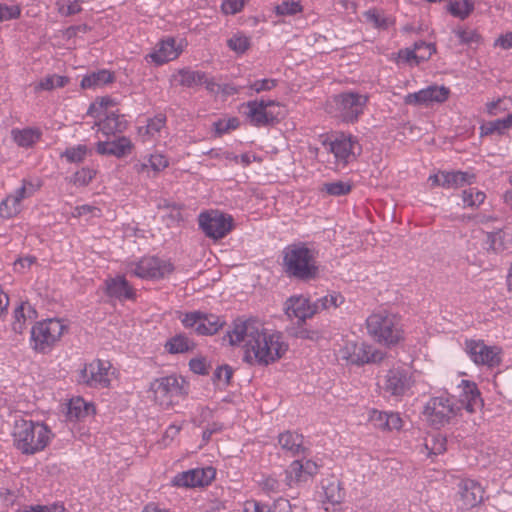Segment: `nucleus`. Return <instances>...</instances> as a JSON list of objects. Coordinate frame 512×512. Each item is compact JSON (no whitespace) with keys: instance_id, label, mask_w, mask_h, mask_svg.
I'll list each match as a JSON object with an SVG mask.
<instances>
[{"instance_id":"1","label":"nucleus","mask_w":512,"mask_h":512,"mask_svg":"<svg viewBox=\"0 0 512 512\" xmlns=\"http://www.w3.org/2000/svg\"><path fill=\"white\" fill-rule=\"evenodd\" d=\"M223 341L232 347H241L243 361L252 366L273 365L283 359L289 350V343L281 331L252 318L234 320Z\"/></svg>"},{"instance_id":"2","label":"nucleus","mask_w":512,"mask_h":512,"mask_svg":"<svg viewBox=\"0 0 512 512\" xmlns=\"http://www.w3.org/2000/svg\"><path fill=\"white\" fill-rule=\"evenodd\" d=\"M54 436L52 429L43 421L19 419L14 422L13 445L23 455L31 456L44 451Z\"/></svg>"},{"instance_id":"3","label":"nucleus","mask_w":512,"mask_h":512,"mask_svg":"<svg viewBox=\"0 0 512 512\" xmlns=\"http://www.w3.org/2000/svg\"><path fill=\"white\" fill-rule=\"evenodd\" d=\"M366 328L377 343L387 347L396 346L405 339L401 316L388 310L373 312L366 320Z\"/></svg>"},{"instance_id":"4","label":"nucleus","mask_w":512,"mask_h":512,"mask_svg":"<svg viewBox=\"0 0 512 512\" xmlns=\"http://www.w3.org/2000/svg\"><path fill=\"white\" fill-rule=\"evenodd\" d=\"M317 252L304 243L288 245L283 250L282 266L289 277L310 280L317 276Z\"/></svg>"},{"instance_id":"5","label":"nucleus","mask_w":512,"mask_h":512,"mask_svg":"<svg viewBox=\"0 0 512 512\" xmlns=\"http://www.w3.org/2000/svg\"><path fill=\"white\" fill-rule=\"evenodd\" d=\"M460 412L461 408L453 396L441 394L432 396L425 402L421 415L429 426L440 429L455 420Z\"/></svg>"},{"instance_id":"6","label":"nucleus","mask_w":512,"mask_h":512,"mask_svg":"<svg viewBox=\"0 0 512 512\" xmlns=\"http://www.w3.org/2000/svg\"><path fill=\"white\" fill-rule=\"evenodd\" d=\"M187 381L177 375H168L155 379L150 384L152 401L164 409L178 404L188 394Z\"/></svg>"},{"instance_id":"7","label":"nucleus","mask_w":512,"mask_h":512,"mask_svg":"<svg viewBox=\"0 0 512 512\" xmlns=\"http://www.w3.org/2000/svg\"><path fill=\"white\" fill-rule=\"evenodd\" d=\"M239 112L255 127L278 123L285 115L284 105L275 100H251L239 106Z\"/></svg>"},{"instance_id":"8","label":"nucleus","mask_w":512,"mask_h":512,"mask_svg":"<svg viewBox=\"0 0 512 512\" xmlns=\"http://www.w3.org/2000/svg\"><path fill=\"white\" fill-rule=\"evenodd\" d=\"M66 331L67 326L61 319L38 321L31 328L30 347L37 353L46 354L61 340Z\"/></svg>"},{"instance_id":"9","label":"nucleus","mask_w":512,"mask_h":512,"mask_svg":"<svg viewBox=\"0 0 512 512\" xmlns=\"http://www.w3.org/2000/svg\"><path fill=\"white\" fill-rule=\"evenodd\" d=\"M127 270L142 280L160 281L169 279L174 274L176 266L170 258L146 255L129 263Z\"/></svg>"},{"instance_id":"10","label":"nucleus","mask_w":512,"mask_h":512,"mask_svg":"<svg viewBox=\"0 0 512 512\" xmlns=\"http://www.w3.org/2000/svg\"><path fill=\"white\" fill-rule=\"evenodd\" d=\"M338 359L346 364L363 366L382 359V353L369 343L357 338L344 337L336 351Z\"/></svg>"},{"instance_id":"11","label":"nucleus","mask_w":512,"mask_h":512,"mask_svg":"<svg viewBox=\"0 0 512 512\" xmlns=\"http://www.w3.org/2000/svg\"><path fill=\"white\" fill-rule=\"evenodd\" d=\"M418 372L405 366H394L384 377L383 389L391 396L402 398L412 394V388L417 382Z\"/></svg>"},{"instance_id":"12","label":"nucleus","mask_w":512,"mask_h":512,"mask_svg":"<svg viewBox=\"0 0 512 512\" xmlns=\"http://www.w3.org/2000/svg\"><path fill=\"white\" fill-rule=\"evenodd\" d=\"M463 348L469 359L477 366L496 368L502 363V348L487 345L482 339L467 338Z\"/></svg>"},{"instance_id":"13","label":"nucleus","mask_w":512,"mask_h":512,"mask_svg":"<svg viewBox=\"0 0 512 512\" xmlns=\"http://www.w3.org/2000/svg\"><path fill=\"white\" fill-rule=\"evenodd\" d=\"M117 377V369L109 361L101 359L85 364L80 371V381L92 388H109Z\"/></svg>"},{"instance_id":"14","label":"nucleus","mask_w":512,"mask_h":512,"mask_svg":"<svg viewBox=\"0 0 512 512\" xmlns=\"http://www.w3.org/2000/svg\"><path fill=\"white\" fill-rule=\"evenodd\" d=\"M178 319L186 329H193L197 335L211 336L225 324V320L212 313L201 311L178 312Z\"/></svg>"},{"instance_id":"15","label":"nucleus","mask_w":512,"mask_h":512,"mask_svg":"<svg viewBox=\"0 0 512 512\" xmlns=\"http://www.w3.org/2000/svg\"><path fill=\"white\" fill-rule=\"evenodd\" d=\"M199 226L209 238H224L233 228V218L217 210L202 212L198 218Z\"/></svg>"},{"instance_id":"16","label":"nucleus","mask_w":512,"mask_h":512,"mask_svg":"<svg viewBox=\"0 0 512 512\" xmlns=\"http://www.w3.org/2000/svg\"><path fill=\"white\" fill-rule=\"evenodd\" d=\"M339 117L347 123H354L363 114L368 96L355 92H346L335 97Z\"/></svg>"},{"instance_id":"17","label":"nucleus","mask_w":512,"mask_h":512,"mask_svg":"<svg viewBox=\"0 0 512 512\" xmlns=\"http://www.w3.org/2000/svg\"><path fill=\"white\" fill-rule=\"evenodd\" d=\"M216 477V469L208 466L195 468L176 474L171 485L177 488H200L210 485Z\"/></svg>"},{"instance_id":"18","label":"nucleus","mask_w":512,"mask_h":512,"mask_svg":"<svg viewBox=\"0 0 512 512\" xmlns=\"http://www.w3.org/2000/svg\"><path fill=\"white\" fill-rule=\"evenodd\" d=\"M450 89L446 86L430 85L414 93L404 96V104L409 106H431L442 104L448 100Z\"/></svg>"},{"instance_id":"19","label":"nucleus","mask_w":512,"mask_h":512,"mask_svg":"<svg viewBox=\"0 0 512 512\" xmlns=\"http://www.w3.org/2000/svg\"><path fill=\"white\" fill-rule=\"evenodd\" d=\"M283 311L289 320L300 325L317 313V304L304 295H292L284 302Z\"/></svg>"},{"instance_id":"20","label":"nucleus","mask_w":512,"mask_h":512,"mask_svg":"<svg viewBox=\"0 0 512 512\" xmlns=\"http://www.w3.org/2000/svg\"><path fill=\"white\" fill-rule=\"evenodd\" d=\"M318 471L319 466L313 460H294L285 470V484L289 488H292L307 483L313 479Z\"/></svg>"},{"instance_id":"21","label":"nucleus","mask_w":512,"mask_h":512,"mask_svg":"<svg viewBox=\"0 0 512 512\" xmlns=\"http://www.w3.org/2000/svg\"><path fill=\"white\" fill-rule=\"evenodd\" d=\"M182 51V43H177L173 37H166L155 45L153 50L145 56V60L160 66L177 59Z\"/></svg>"},{"instance_id":"22","label":"nucleus","mask_w":512,"mask_h":512,"mask_svg":"<svg viewBox=\"0 0 512 512\" xmlns=\"http://www.w3.org/2000/svg\"><path fill=\"white\" fill-rule=\"evenodd\" d=\"M360 146L355 137L341 134L330 142V151L333 153L337 166L345 167L356 159L355 150Z\"/></svg>"},{"instance_id":"23","label":"nucleus","mask_w":512,"mask_h":512,"mask_svg":"<svg viewBox=\"0 0 512 512\" xmlns=\"http://www.w3.org/2000/svg\"><path fill=\"white\" fill-rule=\"evenodd\" d=\"M475 175L462 171H438L428 177L431 188L457 189L475 182Z\"/></svg>"},{"instance_id":"24","label":"nucleus","mask_w":512,"mask_h":512,"mask_svg":"<svg viewBox=\"0 0 512 512\" xmlns=\"http://www.w3.org/2000/svg\"><path fill=\"white\" fill-rule=\"evenodd\" d=\"M460 505L464 509L476 507L483 501L484 488L473 479H463L458 485Z\"/></svg>"},{"instance_id":"25","label":"nucleus","mask_w":512,"mask_h":512,"mask_svg":"<svg viewBox=\"0 0 512 512\" xmlns=\"http://www.w3.org/2000/svg\"><path fill=\"white\" fill-rule=\"evenodd\" d=\"M134 144L130 138L120 136L112 141H99L96 144V152L103 156L123 158L132 153Z\"/></svg>"},{"instance_id":"26","label":"nucleus","mask_w":512,"mask_h":512,"mask_svg":"<svg viewBox=\"0 0 512 512\" xmlns=\"http://www.w3.org/2000/svg\"><path fill=\"white\" fill-rule=\"evenodd\" d=\"M96 406L93 402L86 401L80 396L72 397L66 403V419L70 422H79L89 416H95Z\"/></svg>"},{"instance_id":"27","label":"nucleus","mask_w":512,"mask_h":512,"mask_svg":"<svg viewBox=\"0 0 512 512\" xmlns=\"http://www.w3.org/2000/svg\"><path fill=\"white\" fill-rule=\"evenodd\" d=\"M368 420L374 428L383 432L399 431L403 426V420L396 412L372 409L369 412Z\"/></svg>"},{"instance_id":"28","label":"nucleus","mask_w":512,"mask_h":512,"mask_svg":"<svg viewBox=\"0 0 512 512\" xmlns=\"http://www.w3.org/2000/svg\"><path fill=\"white\" fill-rule=\"evenodd\" d=\"M105 292L109 297L120 301L134 300L136 297L135 289L124 276L107 278L105 280Z\"/></svg>"},{"instance_id":"29","label":"nucleus","mask_w":512,"mask_h":512,"mask_svg":"<svg viewBox=\"0 0 512 512\" xmlns=\"http://www.w3.org/2000/svg\"><path fill=\"white\" fill-rule=\"evenodd\" d=\"M460 408L472 414L481 405L482 400L476 383L462 380L458 385Z\"/></svg>"},{"instance_id":"30","label":"nucleus","mask_w":512,"mask_h":512,"mask_svg":"<svg viewBox=\"0 0 512 512\" xmlns=\"http://www.w3.org/2000/svg\"><path fill=\"white\" fill-rule=\"evenodd\" d=\"M27 184L28 183L26 181H23L20 188L1 201L0 216L2 218L10 219L21 212V202L29 196L27 194Z\"/></svg>"},{"instance_id":"31","label":"nucleus","mask_w":512,"mask_h":512,"mask_svg":"<svg viewBox=\"0 0 512 512\" xmlns=\"http://www.w3.org/2000/svg\"><path fill=\"white\" fill-rule=\"evenodd\" d=\"M95 126L98 127V131L104 136L115 135L116 133H122L127 128V122L122 115L116 111L110 116L103 118L101 121H95Z\"/></svg>"},{"instance_id":"32","label":"nucleus","mask_w":512,"mask_h":512,"mask_svg":"<svg viewBox=\"0 0 512 512\" xmlns=\"http://www.w3.org/2000/svg\"><path fill=\"white\" fill-rule=\"evenodd\" d=\"M117 103L110 97H99L92 102L87 110V115L94 118L95 121H101L103 118L115 113Z\"/></svg>"},{"instance_id":"33","label":"nucleus","mask_w":512,"mask_h":512,"mask_svg":"<svg viewBox=\"0 0 512 512\" xmlns=\"http://www.w3.org/2000/svg\"><path fill=\"white\" fill-rule=\"evenodd\" d=\"M11 137L19 147L30 148L41 139L42 131L37 127L14 128Z\"/></svg>"},{"instance_id":"34","label":"nucleus","mask_w":512,"mask_h":512,"mask_svg":"<svg viewBox=\"0 0 512 512\" xmlns=\"http://www.w3.org/2000/svg\"><path fill=\"white\" fill-rule=\"evenodd\" d=\"M278 444L280 447L291 453L297 455L304 452V437L302 434L293 431H285L278 436Z\"/></svg>"},{"instance_id":"35","label":"nucleus","mask_w":512,"mask_h":512,"mask_svg":"<svg viewBox=\"0 0 512 512\" xmlns=\"http://www.w3.org/2000/svg\"><path fill=\"white\" fill-rule=\"evenodd\" d=\"M196 343L184 333H179L169 338L165 345V351L170 354H183L195 349Z\"/></svg>"},{"instance_id":"36","label":"nucleus","mask_w":512,"mask_h":512,"mask_svg":"<svg viewBox=\"0 0 512 512\" xmlns=\"http://www.w3.org/2000/svg\"><path fill=\"white\" fill-rule=\"evenodd\" d=\"M114 79V74L111 71L102 69L84 76L80 86L82 89H97L112 83Z\"/></svg>"},{"instance_id":"37","label":"nucleus","mask_w":512,"mask_h":512,"mask_svg":"<svg viewBox=\"0 0 512 512\" xmlns=\"http://www.w3.org/2000/svg\"><path fill=\"white\" fill-rule=\"evenodd\" d=\"M175 80L182 86L195 87L202 84L209 85L206 75L200 71L181 69L174 75Z\"/></svg>"},{"instance_id":"38","label":"nucleus","mask_w":512,"mask_h":512,"mask_svg":"<svg viewBox=\"0 0 512 512\" xmlns=\"http://www.w3.org/2000/svg\"><path fill=\"white\" fill-rule=\"evenodd\" d=\"M69 83V78L57 74L46 75L33 84L36 93L51 91L55 88H63Z\"/></svg>"},{"instance_id":"39","label":"nucleus","mask_w":512,"mask_h":512,"mask_svg":"<svg viewBox=\"0 0 512 512\" xmlns=\"http://www.w3.org/2000/svg\"><path fill=\"white\" fill-rule=\"evenodd\" d=\"M35 311L32 309L31 305L27 302L21 303L13 313V322L12 329L21 334L26 328V320L27 318H31L32 314Z\"/></svg>"},{"instance_id":"40","label":"nucleus","mask_w":512,"mask_h":512,"mask_svg":"<svg viewBox=\"0 0 512 512\" xmlns=\"http://www.w3.org/2000/svg\"><path fill=\"white\" fill-rule=\"evenodd\" d=\"M169 164V158L164 153L156 151L147 157V163L141 164L140 171L144 172L149 168L155 174H158L164 171Z\"/></svg>"},{"instance_id":"41","label":"nucleus","mask_w":512,"mask_h":512,"mask_svg":"<svg viewBox=\"0 0 512 512\" xmlns=\"http://www.w3.org/2000/svg\"><path fill=\"white\" fill-rule=\"evenodd\" d=\"M345 302V297L336 291L329 292L323 297L317 299L314 304H317V312L319 310H335Z\"/></svg>"},{"instance_id":"42","label":"nucleus","mask_w":512,"mask_h":512,"mask_svg":"<svg viewBox=\"0 0 512 512\" xmlns=\"http://www.w3.org/2000/svg\"><path fill=\"white\" fill-rule=\"evenodd\" d=\"M424 446L428 456L441 455L447 450V439L440 433L433 434L426 438Z\"/></svg>"},{"instance_id":"43","label":"nucleus","mask_w":512,"mask_h":512,"mask_svg":"<svg viewBox=\"0 0 512 512\" xmlns=\"http://www.w3.org/2000/svg\"><path fill=\"white\" fill-rule=\"evenodd\" d=\"M447 9L453 16L465 19L473 11L474 4L470 0H455L448 4Z\"/></svg>"},{"instance_id":"44","label":"nucleus","mask_w":512,"mask_h":512,"mask_svg":"<svg viewBox=\"0 0 512 512\" xmlns=\"http://www.w3.org/2000/svg\"><path fill=\"white\" fill-rule=\"evenodd\" d=\"M89 152V149L84 144H78L65 149L60 154L61 158H65L69 163H80L85 160Z\"/></svg>"},{"instance_id":"45","label":"nucleus","mask_w":512,"mask_h":512,"mask_svg":"<svg viewBox=\"0 0 512 512\" xmlns=\"http://www.w3.org/2000/svg\"><path fill=\"white\" fill-rule=\"evenodd\" d=\"M511 108L512 98L507 96L500 97L486 104V111L490 116H496L498 114L507 112Z\"/></svg>"},{"instance_id":"46","label":"nucleus","mask_w":512,"mask_h":512,"mask_svg":"<svg viewBox=\"0 0 512 512\" xmlns=\"http://www.w3.org/2000/svg\"><path fill=\"white\" fill-rule=\"evenodd\" d=\"M227 46L237 54H244L251 46L250 38L242 33H236L227 40Z\"/></svg>"},{"instance_id":"47","label":"nucleus","mask_w":512,"mask_h":512,"mask_svg":"<svg viewBox=\"0 0 512 512\" xmlns=\"http://www.w3.org/2000/svg\"><path fill=\"white\" fill-rule=\"evenodd\" d=\"M486 195L476 188L464 190L462 199L465 207H478L485 201Z\"/></svg>"},{"instance_id":"48","label":"nucleus","mask_w":512,"mask_h":512,"mask_svg":"<svg viewBox=\"0 0 512 512\" xmlns=\"http://www.w3.org/2000/svg\"><path fill=\"white\" fill-rule=\"evenodd\" d=\"M96 174V170L89 167H82L74 173L71 181L75 186L84 187L92 182Z\"/></svg>"},{"instance_id":"49","label":"nucleus","mask_w":512,"mask_h":512,"mask_svg":"<svg viewBox=\"0 0 512 512\" xmlns=\"http://www.w3.org/2000/svg\"><path fill=\"white\" fill-rule=\"evenodd\" d=\"M183 424L172 423L164 431L161 439L158 441L160 448L164 449L169 447L173 441L178 437L182 430Z\"/></svg>"},{"instance_id":"50","label":"nucleus","mask_w":512,"mask_h":512,"mask_svg":"<svg viewBox=\"0 0 512 512\" xmlns=\"http://www.w3.org/2000/svg\"><path fill=\"white\" fill-rule=\"evenodd\" d=\"M22 8L19 4L0 2V23L20 18Z\"/></svg>"},{"instance_id":"51","label":"nucleus","mask_w":512,"mask_h":512,"mask_svg":"<svg viewBox=\"0 0 512 512\" xmlns=\"http://www.w3.org/2000/svg\"><path fill=\"white\" fill-rule=\"evenodd\" d=\"M369 512H396V509L392 500L383 495L370 500Z\"/></svg>"},{"instance_id":"52","label":"nucleus","mask_w":512,"mask_h":512,"mask_svg":"<svg viewBox=\"0 0 512 512\" xmlns=\"http://www.w3.org/2000/svg\"><path fill=\"white\" fill-rule=\"evenodd\" d=\"M303 7L299 1H282L275 7V13L280 16H293L301 13Z\"/></svg>"},{"instance_id":"53","label":"nucleus","mask_w":512,"mask_h":512,"mask_svg":"<svg viewBox=\"0 0 512 512\" xmlns=\"http://www.w3.org/2000/svg\"><path fill=\"white\" fill-rule=\"evenodd\" d=\"M352 189V186L348 182L336 181L325 183L322 190L329 195L342 196L348 194Z\"/></svg>"},{"instance_id":"54","label":"nucleus","mask_w":512,"mask_h":512,"mask_svg":"<svg viewBox=\"0 0 512 512\" xmlns=\"http://www.w3.org/2000/svg\"><path fill=\"white\" fill-rule=\"evenodd\" d=\"M190 370L198 375H207L210 371L211 365L205 356H197L189 361Z\"/></svg>"},{"instance_id":"55","label":"nucleus","mask_w":512,"mask_h":512,"mask_svg":"<svg viewBox=\"0 0 512 512\" xmlns=\"http://www.w3.org/2000/svg\"><path fill=\"white\" fill-rule=\"evenodd\" d=\"M512 127L511 123L508 121V117L497 119L489 122L486 126H483L482 132L485 134H491L497 132L499 134L504 133L506 130Z\"/></svg>"},{"instance_id":"56","label":"nucleus","mask_w":512,"mask_h":512,"mask_svg":"<svg viewBox=\"0 0 512 512\" xmlns=\"http://www.w3.org/2000/svg\"><path fill=\"white\" fill-rule=\"evenodd\" d=\"M239 126H240V121L237 117L220 119L214 123L215 131L219 135L228 133L232 130H236Z\"/></svg>"},{"instance_id":"57","label":"nucleus","mask_w":512,"mask_h":512,"mask_svg":"<svg viewBox=\"0 0 512 512\" xmlns=\"http://www.w3.org/2000/svg\"><path fill=\"white\" fill-rule=\"evenodd\" d=\"M166 124V117L162 114L156 115L155 117L149 119L146 125V134L150 137H154L158 134Z\"/></svg>"},{"instance_id":"58","label":"nucleus","mask_w":512,"mask_h":512,"mask_svg":"<svg viewBox=\"0 0 512 512\" xmlns=\"http://www.w3.org/2000/svg\"><path fill=\"white\" fill-rule=\"evenodd\" d=\"M259 486L267 493H278L281 491V482L275 475H264Z\"/></svg>"},{"instance_id":"59","label":"nucleus","mask_w":512,"mask_h":512,"mask_svg":"<svg viewBox=\"0 0 512 512\" xmlns=\"http://www.w3.org/2000/svg\"><path fill=\"white\" fill-rule=\"evenodd\" d=\"M225 158L227 160L233 161L236 164H241L244 167L250 165L253 162L260 161V158L253 152H246L241 155H231L227 153Z\"/></svg>"},{"instance_id":"60","label":"nucleus","mask_w":512,"mask_h":512,"mask_svg":"<svg viewBox=\"0 0 512 512\" xmlns=\"http://www.w3.org/2000/svg\"><path fill=\"white\" fill-rule=\"evenodd\" d=\"M58 10L61 14L70 16L79 13L82 8L78 0H61L58 2Z\"/></svg>"},{"instance_id":"61","label":"nucleus","mask_w":512,"mask_h":512,"mask_svg":"<svg viewBox=\"0 0 512 512\" xmlns=\"http://www.w3.org/2000/svg\"><path fill=\"white\" fill-rule=\"evenodd\" d=\"M277 86V80L272 78H264L260 80H255L254 82L249 84V89L255 93H261L264 91H270Z\"/></svg>"},{"instance_id":"62","label":"nucleus","mask_w":512,"mask_h":512,"mask_svg":"<svg viewBox=\"0 0 512 512\" xmlns=\"http://www.w3.org/2000/svg\"><path fill=\"white\" fill-rule=\"evenodd\" d=\"M17 512H65V507L58 503L48 505H32L18 510Z\"/></svg>"},{"instance_id":"63","label":"nucleus","mask_w":512,"mask_h":512,"mask_svg":"<svg viewBox=\"0 0 512 512\" xmlns=\"http://www.w3.org/2000/svg\"><path fill=\"white\" fill-rule=\"evenodd\" d=\"M455 34L462 44L478 43L480 41V35L471 29H457Z\"/></svg>"},{"instance_id":"64","label":"nucleus","mask_w":512,"mask_h":512,"mask_svg":"<svg viewBox=\"0 0 512 512\" xmlns=\"http://www.w3.org/2000/svg\"><path fill=\"white\" fill-rule=\"evenodd\" d=\"M418 62L426 61L436 52L435 46L430 43H416Z\"/></svg>"}]
</instances>
